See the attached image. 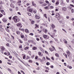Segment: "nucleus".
<instances>
[{"instance_id":"16","label":"nucleus","mask_w":74,"mask_h":74,"mask_svg":"<svg viewBox=\"0 0 74 74\" xmlns=\"http://www.w3.org/2000/svg\"><path fill=\"white\" fill-rule=\"evenodd\" d=\"M54 39L56 42H57V43H59V42H58V40L57 39L54 38Z\"/></svg>"},{"instance_id":"41","label":"nucleus","mask_w":74,"mask_h":74,"mask_svg":"<svg viewBox=\"0 0 74 74\" xmlns=\"http://www.w3.org/2000/svg\"><path fill=\"white\" fill-rule=\"evenodd\" d=\"M28 15L29 16H31V14L29 12H28Z\"/></svg>"},{"instance_id":"61","label":"nucleus","mask_w":74,"mask_h":74,"mask_svg":"<svg viewBox=\"0 0 74 74\" xmlns=\"http://www.w3.org/2000/svg\"><path fill=\"white\" fill-rule=\"evenodd\" d=\"M16 9L17 11H18V7H16Z\"/></svg>"},{"instance_id":"2","label":"nucleus","mask_w":74,"mask_h":74,"mask_svg":"<svg viewBox=\"0 0 74 74\" xmlns=\"http://www.w3.org/2000/svg\"><path fill=\"white\" fill-rule=\"evenodd\" d=\"M55 17L57 18H59L58 19L59 20V18H60V14L58 13H56L55 14Z\"/></svg>"},{"instance_id":"8","label":"nucleus","mask_w":74,"mask_h":74,"mask_svg":"<svg viewBox=\"0 0 74 74\" xmlns=\"http://www.w3.org/2000/svg\"><path fill=\"white\" fill-rule=\"evenodd\" d=\"M35 18L36 19H39V18H40V17L37 15L35 16Z\"/></svg>"},{"instance_id":"34","label":"nucleus","mask_w":74,"mask_h":74,"mask_svg":"<svg viewBox=\"0 0 74 74\" xmlns=\"http://www.w3.org/2000/svg\"><path fill=\"white\" fill-rule=\"evenodd\" d=\"M29 35L30 36H33L34 35V34L33 33H30L29 34Z\"/></svg>"},{"instance_id":"50","label":"nucleus","mask_w":74,"mask_h":74,"mask_svg":"<svg viewBox=\"0 0 74 74\" xmlns=\"http://www.w3.org/2000/svg\"><path fill=\"white\" fill-rule=\"evenodd\" d=\"M25 58H26V56H24L23 57V59H25Z\"/></svg>"},{"instance_id":"14","label":"nucleus","mask_w":74,"mask_h":74,"mask_svg":"<svg viewBox=\"0 0 74 74\" xmlns=\"http://www.w3.org/2000/svg\"><path fill=\"white\" fill-rule=\"evenodd\" d=\"M25 32H26V33H29V30H28V29H25Z\"/></svg>"},{"instance_id":"40","label":"nucleus","mask_w":74,"mask_h":74,"mask_svg":"<svg viewBox=\"0 0 74 74\" xmlns=\"http://www.w3.org/2000/svg\"><path fill=\"white\" fill-rule=\"evenodd\" d=\"M49 34L50 35V36L51 37H52V38H53V35H51L50 34H49Z\"/></svg>"},{"instance_id":"53","label":"nucleus","mask_w":74,"mask_h":74,"mask_svg":"<svg viewBox=\"0 0 74 74\" xmlns=\"http://www.w3.org/2000/svg\"><path fill=\"white\" fill-rule=\"evenodd\" d=\"M46 3L47 4H49V1H46Z\"/></svg>"},{"instance_id":"59","label":"nucleus","mask_w":74,"mask_h":74,"mask_svg":"<svg viewBox=\"0 0 74 74\" xmlns=\"http://www.w3.org/2000/svg\"><path fill=\"white\" fill-rule=\"evenodd\" d=\"M50 67L51 68V69H53V66L51 65V66H50Z\"/></svg>"},{"instance_id":"45","label":"nucleus","mask_w":74,"mask_h":74,"mask_svg":"<svg viewBox=\"0 0 74 74\" xmlns=\"http://www.w3.org/2000/svg\"><path fill=\"white\" fill-rule=\"evenodd\" d=\"M51 47L53 48H54V51H56V49H55V47H54L53 46H51Z\"/></svg>"},{"instance_id":"10","label":"nucleus","mask_w":74,"mask_h":74,"mask_svg":"<svg viewBox=\"0 0 74 74\" xmlns=\"http://www.w3.org/2000/svg\"><path fill=\"white\" fill-rule=\"evenodd\" d=\"M22 25V24L21 23H18L17 24V26H21Z\"/></svg>"},{"instance_id":"32","label":"nucleus","mask_w":74,"mask_h":74,"mask_svg":"<svg viewBox=\"0 0 74 74\" xmlns=\"http://www.w3.org/2000/svg\"><path fill=\"white\" fill-rule=\"evenodd\" d=\"M36 27H35V29H36L37 27H38V25H37V24H35Z\"/></svg>"},{"instance_id":"57","label":"nucleus","mask_w":74,"mask_h":74,"mask_svg":"<svg viewBox=\"0 0 74 74\" xmlns=\"http://www.w3.org/2000/svg\"><path fill=\"white\" fill-rule=\"evenodd\" d=\"M56 5H58V4H59V2L58 1H57L56 3Z\"/></svg>"},{"instance_id":"25","label":"nucleus","mask_w":74,"mask_h":74,"mask_svg":"<svg viewBox=\"0 0 74 74\" xmlns=\"http://www.w3.org/2000/svg\"><path fill=\"white\" fill-rule=\"evenodd\" d=\"M17 3H18V4H21V1H18V2H17Z\"/></svg>"},{"instance_id":"48","label":"nucleus","mask_w":74,"mask_h":74,"mask_svg":"<svg viewBox=\"0 0 74 74\" xmlns=\"http://www.w3.org/2000/svg\"><path fill=\"white\" fill-rule=\"evenodd\" d=\"M8 71H10V73H11V69H8Z\"/></svg>"},{"instance_id":"43","label":"nucleus","mask_w":74,"mask_h":74,"mask_svg":"<svg viewBox=\"0 0 74 74\" xmlns=\"http://www.w3.org/2000/svg\"><path fill=\"white\" fill-rule=\"evenodd\" d=\"M46 59H47V60H50V59L49 58H48V57L47 56L46 57Z\"/></svg>"},{"instance_id":"35","label":"nucleus","mask_w":74,"mask_h":74,"mask_svg":"<svg viewBox=\"0 0 74 74\" xmlns=\"http://www.w3.org/2000/svg\"><path fill=\"white\" fill-rule=\"evenodd\" d=\"M55 55L56 56H57V57H58V56H59V54L58 53H56Z\"/></svg>"},{"instance_id":"37","label":"nucleus","mask_w":74,"mask_h":74,"mask_svg":"<svg viewBox=\"0 0 74 74\" xmlns=\"http://www.w3.org/2000/svg\"><path fill=\"white\" fill-rule=\"evenodd\" d=\"M21 38H23L24 37V35H21Z\"/></svg>"},{"instance_id":"42","label":"nucleus","mask_w":74,"mask_h":74,"mask_svg":"<svg viewBox=\"0 0 74 74\" xmlns=\"http://www.w3.org/2000/svg\"><path fill=\"white\" fill-rule=\"evenodd\" d=\"M38 54L39 55H41V53L40 52H38Z\"/></svg>"},{"instance_id":"47","label":"nucleus","mask_w":74,"mask_h":74,"mask_svg":"<svg viewBox=\"0 0 74 74\" xmlns=\"http://www.w3.org/2000/svg\"><path fill=\"white\" fill-rule=\"evenodd\" d=\"M70 6H71V7H74V5H72L71 4H70Z\"/></svg>"},{"instance_id":"6","label":"nucleus","mask_w":74,"mask_h":74,"mask_svg":"<svg viewBox=\"0 0 74 74\" xmlns=\"http://www.w3.org/2000/svg\"><path fill=\"white\" fill-rule=\"evenodd\" d=\"M2 21L4 23L6 22L7 21V20H6L5 18H3L2 19Z\"/></svg>"},{"instance_id":"23","label":"nucleus","mask_w":74,"mask_h":74,"mask_svg":"<svg viewBox=\"0 0 74 74\" xmlns=\"http://www.w3.org/2000/svg\"><path fill=\"white\" fill-rule=\"evenodd\" d=\"M43 32L44 33H45L46 34L47 32V29H45L44 30Z\"/></svg>"},{"instance_id":"21","label":"nucleus","mask_w":74,"mask_h":74,"mask_svg":"<svg viewBox=\"0 0 74 74\" xmlns=\"http://www.w3.org/2000/svg\"><path fill=\"white\" fill-rule=\"evenodd\" d=\"M6 40L7 41H8V42H11V40H10V39H8L7 40V39L6 38Z\"/></svg>"},{"instance_id":"62","label":"nucleus","mask_w":74,"mask_h":74,"mask_svg":"<svg viewBox=\"0 0 74 74\" xmlns=\"http://www.w3.org/2000/svg\"><path fill=\"white\" fill-rule=\"evenodd\" d=\"M22 20L23 21H25V18H22Z\"/></svg>"},{"instance_id":"38","label":"nucleus","mask_w":74,"mask_h":74,"mask_svg":"<svg viewBox=\"0 0 74 74\" xmlns=\"http://www.w3.org/2000/svg\"><path fill=\"white\" fill-rule=\"evenodd\" d=\"M29 63H32L33 62V61H32L31 60H29Z\"/></svg>"},{"instance_id":"11","label":"nucleus","mask_w":74,"mask_h":74,"mask_svg":"<svg viewBox=\"0 0 74 74\" xmlns=\"http://www.w3.org/2000/svg\"><path fill=\"white\" fill-rule=\"evenodd\" d=\"M28 12H32L33 11V9H29L28 10Z\"/></svg>"},{"instance_id":"19","label":"nucleus","mask_w":74,"mask_h":74,"mask_svg":"<svg viewBox=\"0 0 74 74\" xmlns=\"http://www.w3.org/2000/svg\"><path fill=\"white\" fill-rule=\"evenodd\" d=\"M10 6L12 8H14V6L11 3L10 4Z\"/></svg>"},{"instance_id":"44","label":"nucleus","mask_w":74,"mask_h":74,"mask_svg":"<svg viewBox=\"0 0 74 74\" xmlns=\"http://www.w3.org/2000/svg\"><path fill=\"white\" fill-rule=\"evenodd\" d=\"M18 14L19 15H21V14L20 13V12H17Z\"/></svg>"},{"instance_id":"24","label":"nucleus","mask_w":74,"mask_h":74,"mask_svg":"<svg viewBox=\"0 0 74 74\" xmlns=\"http://www.w3.org/2000/svg\"><path fill=\"white\" fill-rule=\"evenodd\" d=\"M35 56V55H33L32 56H31V58H32V59H33L34 58Z\"/></svg>"},{"instance_id":"51","label":"nucleus","mask_w":74,"mask_h":74,"mask_svg":"<svg viewBox=\"0 0 74 74\" xmlns=\"http://www.w3.org/2000/svg\"><path fill=\"white\" fill-rule=\"evenodd\" d=\"M2 14L4 15H5V12H3Z\"/></svg>"},{"instance_id":"54","label":"nucleus","mask_w":74,"mask_h":74,"mask_svg":"<svg viewBox=\"0 0 74 74\" xmlns=\"http://www.w3.org/2000/svg\"><path fill=\"white\" fill-rule=\"evenodd\" d=\"M19 42L21 44H22V43H23V42L21 40H20Z\"/></svg>"},{"instance_id":"58","label":"nucleus","mask_w":74,"mask_h":74,"mask_svg":"<svg viewBox=\"0 0 74 74\" xmlns=\"http://www.w3.org/2000/svg\"><path fill=\"white\" fill-rule=\"evenodd\" d=\"M19 48H22V45H20L19 46Z\"/></svg>"},{"instance_id":"31","label":"nucleus","mask_w":74,"mask_h":74,"mask_svg":"<svg viewBox=\"0 0 74 74\" xmlns=\"http://www.w3.org/2000/svg\"><path fill=\"white\" fill-rule=\"evenodd\" d=\"M44 16L46 18H47V14H44Z\"/></svg>"},{"instance_id":"7","label":"nucleus","mask_w":74,"mask_h":74,"mask_svg":"<svg viewBox=\"0 0 74 74\" xmlns=\"http://www.w3.org/2000/svg\"><path fill=\"white\" fill-rule=\"evenodd\" d=\"M39 49H40V51H42V52H44V50L41 47H40L39 48Z\"/></svg>"},{"instance_id":"63","label":"nucleus","mask_w":74,"mask_h":74,"mask_svg":"<svg viewBox=\"0 0 74 74\" xmlns=\"http://www.w3.org/2000/svg\"><path fill=\"white\" fill-rule=\"evenodd\" d=\"M36 39L37 41H39V40H40V39L38 38H36Z\"/></svg>"},{"instance_id":"56","label":"nucleus","mask_w":74,"mask_h":74,"mask_svg":"<svg viewBox=\"0 0 74 74\" xmlns=\"http://www.w3.org/2000/svg\"><path fill=\"white\" fill-rule=\"evenodd\" d=\"M50 8H52V9H53V6H50Z\"/></svg>"},{"instance_id":"55","label":"nucleus","mask_w":74,"mask_h":74,"mask_svg":"<svg viewBox=\"0 0 74 74\" xmlns=\"http://www.w3.org/2000/svg\"><path fill=\"white\" fill-rule=\"evenodd\" d=\"M69 68L70 69H72V67H71V66H69Z\"/></svg>"},{"instance_id":"3","label":"nucleus","mask_w":74,"mask_h":74,"mask_svg":"<svg viewBox=\"0 0 74 74\" xmlns=\"http://www.w3.org/2000/svg\"><path fill=\"white\" fill-rule=\"evenodd\" d=\"M3 3H2V1H0V10L1 9H3V6H2V4H3Z\"/></svg>"},{"instance_id":"15","label":"nucleus","mask_w":74,"mask_h":74,"mask_svg":"<svg viewBox=\"0 0 74 74\" xmlns=\"http://www.w3.org/2000/svg\"><path fill=\"white\" fill-rule=\"evenodd\" d=\"M0 30L1 32H4V29L3 28H1L0 29Z\"/></svg>"},{"instance_id":"30","label":"nucleus","mask_w":74,"mask_h":74,"mask_svg":"<svg viewBox=\"0 0 74 74\" xmlns=\"http://www.w3.org/2000/svg\"><path fill=\"white\" fill-rule=\"evenodd\" d=\"M63 3V0H61V3L60 4L62 5Z\"/></svg>"},{"instance_id":"60","label":"nucleus","mask_w":74,"mask_h":74,"mask_svg":"<svg viewBox=\"0 0 74 74\" xmlns=\"http://www.w3.org/2000/svg\"><path fill=\"white\" fill-rule=\"evenodd\" d=\"M51 59L52 60H54V58H53V57H51Z\"/></svg>"},{"instance_id":"20","label":"nucleus","mask_w":74,"mask_h":74,"mask_svg":"<svg viewBox=\"0 0 74 74\" xmlns=\"http://www.w3.org/2000/svg\"><path fill=\"white\" fill-rule=\"evenodd\" d=\"M49 50L51 51H53V49L51 48H49Z\"/></svg>"},{"instance_id":"36","label":"nucleus","mask_w":74,"mask_h":74,"mask_svg":"<svg viewBox=\"0 0 74 74\" xmlns=\"http://www.w3.org/2000/svg\"><path fill=\"white\" fill-rule=\"evenodd\" d=\"M71 12L72 13H74V11L73 9H72L71 10Z\"/></svg>"},{"instance_id":"27","label":"nucleus","mask_w":74,"mask_h":74,"mask_svg":"<svg viewBox=\"0 0 74 74\" xmlns=\"http://www.w3.org/2000/svg\"><path fill=\"white\" fill-rule=\"evenodd\" d=\"M34 21H32V22H31V24L32 25H33V24H34Z\"/></svg>"},{"instance_id":"46","label":"nucleus","mask_w":74,"mask_h":74,"mask_svg":"<svg viewBox=\"0 0 74 74\" xmlns=\"http://www.w3.org/2000/svg\"><path fill=\"white\" fill-rule=\"evenodd\" d=\"M46 5L47 4L45 3H44L42 5V6H46Z\"/></svg>"},{"instance_id":"18","label":"nucleus","mask_w":74,"mask_h":74,"mask_svg":"<svg viewBox=\"0 0 74 74\" xmlns=\"http://www.w3.org/2000/svg\"><path fill=\"white\" fill-rule=\"evenodd\" d=\"M32 49H33V50H36V49H37V47H34Z\"/></svg>"},{"instance_id":"5","label":"nucleus","mask_w":74,"mask_h":74,"mask_svg":"<svg viewBox=\"0 0 74 74\" xmlns=\"http://www.w3.org/2000/svg\"><path fill=\"white\" fill-rule=\"evenodd\" d=\"M66 53H67L68 56H69L70 55V53L69 50H67L66 51Z\"/></svg>"},{"instance_id":"13","label":"nucleus","mask_w":74,"mask_h":74,"mask_svg":"<svg viewBox=\"0 0 74 74\" xmlns=\"http://www.w3.org/2000/svg\"><path fill=\"white\" fill-rule=\"evenodd\" d=\"M32 3L33 6H34V7H36V4L34 3V2H32Z\"/></svg>"},{"instance_id":"26","label":"nucleus","mask_w":74,"mask_h":74,"mask_svg":"<svg viewBox=\"0 0 74 74\" xmlns=\"http://www.w3.org/2000/svg\"><path fill=\"white\" fill-rule=\"evenodd\" d=\"M42 59L43 60L45 61V60H46V58H45V57H43V58Z\"/></svg>"},{"instance_id":"49","label":"nucleus","mask_w":74,"mask_h":74,"mask_svg":"<svg viewBox=\"0 0 74 74\" xmlns=\"http://www.w3.org/2000/svg\"><path fill=\"white\" fill-rule=\"evenodd\" d=\"M63 6L64 5H65V3H63L62 4H61Z\"/></svg>"},{"instance_id":"64","label":"nucleus","mask_w":74,"mask_h":74,"mask_svg":"<svg viewBox=\"0 0 74 74\" xmlns=\"http://www.w3.org/2000/svg\"><path fill=\"white\" fill-rule=\"evenodd\" d=\"M4 10H1V12H4Z\"/></svg>"},{"instance_id":"39","label":"nucleus","mask_w":74,"mask_h":74,"mask_svg":"<svg viewBox=\"0 0 74 74\" xmlns=\"http://www.w3.org/2000/svg\"><path fill=\"white\" fill-rule=\"evenodd\" d=\"M33 12L34 14H36V12H37V11H36V10H34Z\"/></svg>"},{"instance_id":"12","label":"nucleus","mask_w":74,"mask_h":74,"mask_svg":"<svg viewBox=\"0 0 74 74\" xmlns=\"http://www.w3.org/2000/svg\"><path fill=\"white\" fill-rule=\"evenodd\" d=\"M1 49L2 51H4V50L5 49V48H4V47H3V46H2L1 47Z\"/></svg>"},{"instance_id":"22","label":"nucleus","mask_w":74,"mask_h":74,"mask_svg":"<svg viewBox=\"0 0 74 74\" xmlns=\"http://www.w3.org/2000/svg\"><path fill=\"white\" fill-rule=\"evenodd\" d=\"M46 65H47V66H49L50 64V63L49 62H47L46 63Z\"/></svg>"},{"instance_id":"52","label":"nucleus","mask_w":74,"mask_h":74,"mask_svg":"<svg viewBox=\"0 0 74 74\" xmlns=\"http://www.w3.org/2000/svg\"><path fill=\"white\" fill-rule=\"evenodd\" d=\"M3 16V14H0V18H1L2 16Z\"/></svg>"},{"instance_id":"9","label":"nucleus","mask_w":74,"mask_h":74,"mask_svg":"<svg viewBox=\"0 0 74 74\" xmlns=\"http://www.w3.org/2000/svg\"><path fill=\"white\" fill-rule=\"evenodd\" d=\"M51 27L52 29H54V28H55V26L54 24H52L51 25Z\"/></svg>"},{"instance_id":"28","label":"nucleus","mask_w":74,"mask_h":74,"mask_svg":"<svg viewBox=\"0 0 74 74\" xmlns=\"http://www.w3.org/2000/svg\"><path fill=\"white\" fill-rule=\"evenodd\" d=\"M62 30L63 31H64V32H65V33H66L67 32H66V30H65V29H62Z\"/></svg>"},{"instance_id":"1","label":"nucleus","mask_w":74,"mask_h":74,"mask_svg":"<svg viewBox=\"0 0 74 74\" xmlns=\"http://www.w3.org/2000/svg\"><path fill=\"white\" fill-rule=\"evenodd\" d=\"M16 17H18V16H15L13 18V19L14 20L15 23H17V22H19V21H20V19H19V18H16Z\"/></svg>"},{"instance_id":"4","label":"nucleus","mask_w":74,"mask_h":74,"mask_svg":"<svg viewBox=\"0 0 74 74\" xmlns=\"http://www.w3.org/2000/svg\"><path fill=\"white\" fill-rule=\"evenodd\" d=\"M62 10L64 12H66L67 10V8L66 7H63L62 8Z\"/></svg>"},{"instance_id":"33","label":"nucleus","mask_w":74,"mask_h":74,"mask_svg":"<svg viewBox=\"0 0 74 74\" xmlns=\"http://www.w3.org/2000/svg\"><path fill=\"white\" fill-rule=\"evenodd\" d=\"M63 54L64 56H65V55L66 58H67V55H66V54L65 53H64Z\"/></svg>"},{"instance_id":"29","label":"nucleus","mask_w":74,"mask_h":74,"mask_svg":"<svg viewBox=\"0 0 74 74\" xmlns=\"http://www.w3.org/2000/svg\"><path fill=\"white\" fill-rule=\"evenodd\" d=\"M47 35H45L43 36L44 38H47Z\"/></svg>"},{"instance_id":"17","label":"nucleus","mask_w":74,"mask_h":74,"mask_svg":"<svg viewBox=\"0 0 74 74\" xmlns=\"http://www.w3.org/2000/svg\"><path fill=\"white\" fill-rule=\"evenodd\" d=\"M16 33L17 34H18V35L20 34H21V33L19 31H17L16 32Z\"/></svg>"}]
</instances>
